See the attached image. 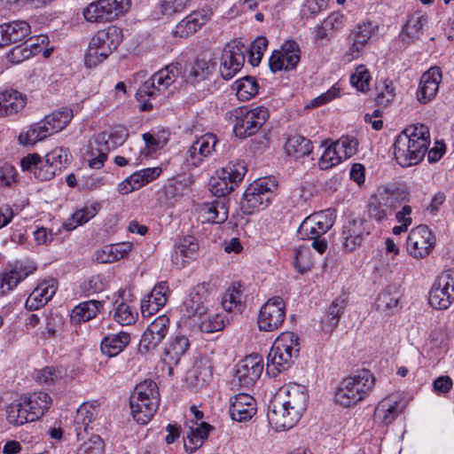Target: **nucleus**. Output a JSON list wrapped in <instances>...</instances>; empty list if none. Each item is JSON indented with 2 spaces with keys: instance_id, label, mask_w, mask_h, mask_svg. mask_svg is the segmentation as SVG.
<instances>
[{
  "instance_id": "obj_1",
  "label": "nucleus",
  "mask_w": 454,
  "mask_h": 454,
  "mask_svg": "<svg viewBox=\"0 0 454 454\" xmlns=\"http://www.w3.org/2000/svg\"><path fill=\"white\" fill-rule=\"evenodd\" d=\"M430 145V133L427 126L422 123L409 125L395 138L394 155L403 168L419 163Z\"/></svg>"
},
{
  "instance_id": "obj_2",
  "label": "nucleus",
  "mask_w": 454,
  "mask_h": 454,
  "mask_svg": "<svg viewBox=\"0 0 454 454\" xmlns=\"http://www.w3.org/2000/svg\"><path fill=\"white\" fill-rule=\"evenodd\" d=\"M160 401L159 388L153 380H145L139 383L129 397L133 419L138 424H147L158 410Z\"/></svg>"
},
{
  "instance_id": "obj_3",
  "label": "nucleus",
  "mask_w": 454,
  "mask_h": 454,
  "mask_svg": "<svg viewBox=\"0 0 454 454\" xmlns=\"http://www.w3.org/2000/svg\"><path fill=\"white\" fill-rule=\"evenodd\" d=\"M300 341L292 332L282 333L274 341L267 356V372L276 376L286 370L299 356Z\"/></svg>"
},
{
  "instance_id": "obj_4",
  "label": "nucleus",
  "mask_w": 454,
  "mask_h": 454,
  "mask_svg": "<svg viewBox=\"0 0 454 454\" xmlns=\"http://www.w3.org/2000/svg\"><path fill=\"white\" fill-rule=\"evenodd\" d=\"M180 73L179 65L171 64L146 80L136 93V98L140 103L139 110L142 112L152 110L154 107L152 100L174 83Z\"/></svg>"
},
{
  "instance_id": "obj_5",
  "label": "nucleus",
  "mask_w": 454,
  "mask_h": 454,
  "mask_svg": "<svg viewBox=\"0 0 454 454\" xmlns=\"http://www.w3.org/2000/svg\"><path fill=\"white\" fill-rule=\"evenodd\" d=\"M122 30L117 26H108L98 30L90 39L85 54V65L94 67L106 59L120 45Z\"/></svg>"
},
{
  "instance_id": "obj_6",
  "label": "nucleus",
  "mask_w": 454,
  "mask_h": 454,
  "mask_svg": "<svg viewBox=\"0 0 454 454\" xmlns=\"http://www.w3.org/2000/svg\"><path fill=\"white\" fill-rule=\"evenodd\" d=\"M269 116L268 109L262 106L251 109L236 107L225 114V119L233 124V132L239 138L255 134Z\"/></svg>"
},
{
  "instance_id": "obj_7",
  "label": "nucleus",
  "mask_w": 454,
  "mask_h": 454,
  "mask_svg": "<svg viewBox=\"0 0 454 454\" xmlns=\"http://www.w3.org/2000/svg\"><path fill=\"white\" fill-rule=\"evenodd\" d=\"M409 201V194L399 188L380 187L372 196L368 212L372 218L380 223L388 218L399 207Z\"/></svg>"
},
{
  "instance_id": "obj_8",
  "label": "nucleus",
  "mask_w": 454,
  "mask_h": 454,
  "mask_svg": "<svg viewBox=\"0 0 454 454\" xmlns=\"http://www.w3.org/2000/svg\"><path fill=\"white\" fill-rule=\"evenodd\" d=\"M276 183L270 178H260L246 189L240 207L244 214L252 215L264 209L271 201Z\"/></svg>"
},
{
  "instance_id": "obj_9",
  "label": "nucleus",
  "mask_w": 454,
  "mask_h": 454,
  "mask_svg": "<svg viewBox=\"0 0 454 454\" xmlns=\"http://www.w3.org/2000/svg\"><path fill=\"white\" fill-rule=\"evenodd\" d=\"M247 170L243 162H230L210 178L211 192L217 197H224L229 194L242 182Z\"/></svg>"
},
{
  "instance_id": "obj_10",
  "label": "nucleus",
  "mask_w": 454,
  "mask_h": 454,
  "mask_svg": "<svg viewBox=\"0 0 454 454\" xmlns=\"http://www.w3.org/2000/svg\"><path fill=\"white\" fill-rule=\"evenodd\" d=\"M130 4L131 0H98L90 3L82 13L89 22H109L127 12Z\"/></svg>"
},
{
  "instance_id": "obj_11",
  "label": "nucleus",
  "mask_w": 454,
  "mask_h": 454,
  "mask_svg": "<svg viewBox=\"0 0 454 454\" xmlns=\"http://www.w3.org/2000/svg\"><path fill=\"white\" fill-rule=\"evenodd\" d=\"M286 303L280 296L270 298L260 309L257 325L260 331L274 332L279 329L286 318Z\"/></svg>"
},
{
  "instance_id": "obj_12",
  "label": "nucleus",
  "mask_w": 454,
  "mask_h": 454,
  "mask_svg": "<svg viewBox=\"0 0 454 454\" xmlns=\"http://www.w3.org/2000/svg\"><path fill=\"white\" fill-rule=\"evenodd\" d=\"M248 46L241 41L234 40L224 47L220 64V74L224 80H230L239 73L244 66Z\"/></svg>"
},
{
  "instance_id": "obj_13",
  "label": "nucleus",
  "mask_w": 454,
  "mask_h": 454,
  "mask_svg": "<svg viewBox=\"0 0 454 454\" xmlns=\"http://www.w3.org/2000/svg\"><path fill=\"white\" fill-rule=\"evenodd\" d=\"M75 432L79 439L90 429L99 432L104 427L100 405L97 402L84 403L78 409L75 417Z\"/></svg>"
},
{
  "instance_id": "obj_14",
  "label": "nucleus",
  "mask_w": 454,
  "mask_h": 454,
  "mask_svg": "<svg viewBox=\"0 0 454 454\" xmlns=\"http://www.w3.org/2000/svg\"><path fill=\"white\" fill-rule=\"evenodd\" d=\"M436 243L435 236L424 224L413 228L407 238V251L416 259H423L433 251Z\"/></svg>"
},
{
  "instance_id": "obj_15",
  "label": "nucleus",
  "mask_w": 454,
  "mask_h": 454,
  "mask_svg": "<svg viewBox=\"0 0 454 454\" xmlns=\"http://www.w3.org/2000/svg\"><path fill=\"white\" fill-rule=\"evenodd\" d=\"M454 301V270L442 273L433 286L428 297L429 304L438 309H448Z\"/></svg>"
},
{
  "instance_id": "obj_16",
  "label": "nucleus",
  "mask_w": 454,
  "mask_h": 454,
  "mask_svg": "<svg viewBox=\"0 0 454 454\" xmlns=\"http://www.w3.org/2000/svg\"><path fill=\"white\" fill-rule=\"evenodd\" d=\"M335 216L332 209L314 213L306 217L298 229L301 239L324 236L334 224Z\"/></svg>"
},
{
  "instance_id": "obj_17",
  "label": "nucleus",
  "mask_w": 454,
  "mask_h": 454,
  "mask_svg": "<svg viewBox=\"0 0 454 454\" xmlns=\"http://www.w3.org/2000/svg\"><path fill=\"white\" fill-rule=\"evenodd\" d=\"M301 60L299 44L294 40L286 41L278 50H275L269 60V66L273 73L281 70L294 69Z\"/></svg>"
},
{
  "instance_id": "obj_18",
  "label": "nucleus",
  "mask_w": 454,
  "mask_h": 454,
  "mask_svg": "<svg viewBox=\"0 0 454 454\" xmlns=\"http://www.w3.org/2000/svg\"><path fill=\"white\" fill-rule=\"evenodd\" d=\"M169 317L161 315L156 317L145 329L139 343V352L149 353L157 348L168 333Z\"/></svg>"
},
{
  "instance_id": "obj_19",
  "label": "nucleus",
  "mask_w": 454,
  "mask_h": 454,
  "mask_svg": "<svg viewBox=\"0 0 454 454\" xmlns=\"http://www.w3.org/2000/svg\"><path fill=\"white\" fill-rule=\"evenodd\" d=\"M301 416L294 413L286 405L280 402V397H274L268 407L267 419L276 431L293 428L301 419Z\"/></svg>"
},
{
  "instance_id": "obj_20",
  "label": "nucleus",
  "mask_w": 454,
  "mask_h": 454,
  "mask_svg": "<svg viewBox=\"0 0 454 454\" xmlns=\"http://www.w3.org/2000/svg\"><path fill=\"white\" fill-rule=\"evenodd\" d=\"M262 357L252 354L241 360L236 367L233 381H238L241 387L248 388L260 378L262 372Z\"/></svg>"
},
{
  "instance_id": "obj_21",
  "label": "nucleus",
  "mask_w": 454,
  "mask_h": 454,
  "mask_svg": "<svg viewBox=\"0 0 454 454\" xmlns=\"http://www.w3.org/2000/svg\"><path fill=\"white\" fill-rule=\"evenodd\" d=\"M208 284L201 283L193 287L183 303L184 315L188 317H206L208 312Z\"/></svg>"
},
{
  "instance_id": "obj_22",
  "label": "nucleus",
  "mask_w": 454,
  "mask_h": 454,
  "mask_svg": "<svg viewBox=\"0 0 454 454\" xmlns=\"http://www.w3.org/2000/svg\"><path fill=\"white\" fill-rule=\"evenodd\" d=\"M275 397H280V402L284 405L301 417L307 408L309 395L303 386L289 384L282 387Z\"/></svg>"
},
{
  "instance_id": "obj_23",
  "label": "nucleus",
  "mask_w": 454,
  "mask_h": 454,
  "mask_svg": "<svg viewBox=\"0 0 454 454\" xmlns=\"http://www.w3.org/2000/svg\"><path fill=\"white\" fill-rule=\"evenodd\" d=\"M442 81V70L433 67L426 71L420 77L417 90V99L421 104H427L436 96L439 84Z\"/></svg>"
},
{
  "instance_id": "obj_24",
  "label": "nucleus",
  "mask_w": 454,
  "mask_h": 454,
  "mask_svg": "<svg viewBox=\"0 0 454 454\" xmlns=\"http://www.w3.org/2000/svg\"><path fill=\"white\" fill-rule=\"evenodd\" d=\"M365 223L366 222L363 218H354L343 226V247L346 251H354L362 245L364 237L369 235L370 231Z\"/></svg>"
},
{
  "instance_id": "obj_25",
  "label": "nucleus",
  "mask_w": 454,
  "mask_h": 454,
  "mask_svg": "<svg viewBox=\"0 0 454 454\" xmlns=\"http://www.w3.org/2000/svg\"><path fill=\"white\" fill-rule=\"evenodd\" d=\"M256 412L254 398L245 393H239L230 400V415L238 422L249 420Z\"/></svg>"
},
{
  "instance_id": "obj_26",
  "label": "nucleus",
  "mask_w": 454,
  "mask_h": 454,
  "mask_svg": "<svg viewBox=\"0 0 454 454\" xmlns=\"http://www.w3.org/2000/svg\"><path fill=\"white\" fill-rule=\"evenodd\" d=\"M199 250V244L192 236H184L176 245L171 254L173 264L177 268H184L189 260L196 258Z\"/></svg>"
},
{
  "instance_id": "obj_27",
  "label": "nucleus",
  "mask_w": 454,
  "mask_h": 454,
  "mask_svg": "<svg viewBox=\"0 0 454 454\" xmlns=\"http://www.w3.org/2000/svg\"><path fill=\"white\" fill-rule=\"evenodd\" d=\"M374 32V27L371 22H364L358 25L355 30L348 35V41L350 46L346 53L349 60L356 59L365 44L371 39Z\"/></svg>"
},
{
  "instance_id": "obj_28",
  "label": "nucleus",
  "mask_w": 454,
  "mask_h": 454,
  "mask_svg": "<svg viewBox=\"0 0 454 454\" xmlns=\"http://www.w3.org/2000/svg\"><path fill=\"white\" fill-rule=\"evenodd\" d=\"M404 404L396 395H389L381 400L375 408V418L385 425H389L403 412Z\"/></svg>"
},
{
  "instance_id": "obj_29",
  "label": "nucleus",
  "mask_w": 454,
  "mask_h": 454,
  "mask_svg": "<svg viewBox=\"0 0 454 454\" xmlns=\"http://www.w3.org/2000/svg\"><path fill=\"white\" fill-rule=\"evenodd\" d=\"M20 165L23 170L33 172L36 179L40 181H47L53 178L57 170L46 160H43L39 154L33 153L24 157Z\"/></svg>"
},
{
  "instance_id": "obj_30",
  "label": "nucleus",
  "mask_w": 454,
  "mask_h": 454,
  "mask_svg": "<svg viewBox=\"0 0 454 454\" xmlns=\"http://www.w3.org/2000/svg\"><path fill=\"white\" fill-rule=\"evenodd\" d=\"M346 22V17L340 12H332L320 25L315 27L316 41H330L335 33L340 31Z\"/></svg>"
},
{
  "instance_id": "obj_31",
  "label": "nucleus",
  "mask_w": 454,
  "mask_h": 454,
  "mask_svg": "<svg viewBox=\"0 0 454 454\" xmlns=\"http://www.w3.org/2000/svg\"><path fill=\"white\" fill-rule=\"evenodd\" d=\"M27 103L26 95L15 90L0 92V117L18 114Z\"/></svg>"
},
{
  "instance_id": "obj_32",
  "label": "nucleus",
  "mask_w": 454,
  "mask_h": 454,
  "mask_svg": "<svg viewBox=\"0 0 454 454\" xmlns=\"http://www.w3.org/2000/svg\"><path fill=\"white\" fill-rule=\"evenodd\" d=\"M209 19L205 10L192 12L182 20L174 30L175 36L188 37L201 27Z\"/></svg>"
},
{
  "instance_id": "obj_33",
  "label": "nucleus",
  "mask_w": 454,
  "mask_h": 454,
  "mask_svg": "<svg viewBox=\"0 0 454 454\" xmlns=\"http://www.w3.org/2000/svg\"><path fill=\"white\" fill-rule=\"evenodd\" d=\"M427 24V16L421 12L410 14L402 29V40L411 43L419 39Z\"/></svg>"
},
{
  "instance_id": "obj_34",
  "label": "nucleus",
  "mask_w": 454,
  "mask_h": 454,
  "mask_svg": "<svg viewBox=\"0 0 454 454\" xmlns=\"http://www.w3.org/2000/svg\"><path fill=\"white\" fill-rule=\"evenodd\" d=\"M200 214L205 222L223 223L228 219L225 199L215 200L200 206Z\"/></svg>"
},
{
  "instance_id": "obj_35",
  "label": "nucleus",
  "mask_w": 454,
  "mask_h": 454,
  "mask_svg": "<svg viewBox=\"0 0 454 454\" xmlns=\"http://www.w3.org/2000/svg\"><path fill=\"white\" fill-rule=\"evenodd\" d=\"M132 248L129 242L106 245L94 253L93 258L98 263H111L125 257Z\"/></svg>"
},
{
  "instance_id": "obj_36",
  "label": "nucleus",
  "mask_w": 454,
  "mask_h": 454,
  "mask_svg": "<svg viewBox=\"0 0 454 454\" xmlns=\"http://www.w3.org/2000/svg\"><path fill=\"white\" fill-rule=\"evenodd\" d=\"M55 292L56 287L52 283L44 281L39 284L27 299L26 309L33 311L43 307L52 298Z\"/></svg>"
},
{
  "instance_id": "obj_37",
  "label": "nucleus",
  "mask_w": 454,
  "mask_h": 454,
  "mask_svg": "<svg viewBox=\"0 0 454 454\" xmlns=\"http://www.w3.org/2000/svg\"><path fill=\"white\" fill-rule=\"evenodd\" d=\"M213 427L206 422H201L196 427H190L184 438V446L186 451L192 453L199 449L207 438Z\"/></svg>"
},
{
  "instance_id": "obj_38",
  "label": "nucleus",
  "mask_w": 454,
  "mask_h": 454,
  "mask_svg": "<svg viewBox=\"0 0 454 454\" xmlns=\"http://www.w3.org/2000/svg\"><path fill=\"white\" fill-rule=\"evenodd\" d=\"M102 303L96 300L81 302L75 306L70 315L71 322L80 325L94 318L100 311Z\"/></svg>"
},
{
  "instance_id": "obj_39",
  "label": "nucleus",
  "mask_w": 454,
  "mask_h": 454,
  "mask_svg": "<svg viewBox=\"0 0 454 454\" xmlns=\"http://www.w3.org/2000/svg\"><path fill=\"white\" fill-rule=\"evenodd\" d=\"M334 398L337 403L345 408L356 405L364 400L362 395H359V391L353 387L347 378L340 382Z\"/></svg>"
},
{
  "instance_id": "obj_40",
  "label": "nucleus",
  "mask_w": 454,
  "mask_h": 454,
  "mask_svg": "<svg viewBox=\"0 0 454 454\" xmlns=\"http://www.w3.org/2000/svg\"><path fill=\"white\" fill-rule=\"evenodd\" d=\"M130 341V335L126 332L116 334H109L101 341V350L106 356L112 357L120 354Z\"/></svg>"
},
{
  "instance_id": "obj_41",
  "label": "nucleus",
  "mask_w": 454,
  "mask_h": 454,
  "mask_svg": "<svg viewBox=\"0 0 454 454\" xmlns=\"http://www.w3.org/2000/svg\"><path fill=\"white\" fill-rule=\"evenodd\" d=\"M23 397L34 421L44 414L51 403V396L45 392H36Z\"/></svg>"
},
{
  "instance_id": "obj_42",
  "label": "nucleus",
  "mask_w": 454,
  "mask_h": 454,
  "mask_svg": "<svg viewBox=\"0 0 454 454\" xmlns=\"http://www.w3.org/2000/svg\"><path fill=\"white\" fill-rule=\"evenodd\" d=\"M27 410V405L23 396L14 400L6 409L8 422L13 426H21L27 422L34 421Z\"/></svg>"
},
{
  "instance_id": "obj_43",
  "label": "nucleus",
  "mask_w": 454,
  "mask_h": 454,
  "mask_svg": "<svg viewBox=\"0 0 454 454\" xmlns=\"http://www.w3.org/2000/svg\"><path fill=\"white\" fill-rule=\"evenodd\" d=\"M73 110L68 107H62L46 115L42 121L45 123L51 135L64 129L73 118Z\"/></svg>"
},
{
  "instance_id": "obj_44",
  "label": "nucleus",
  "mask_w": 454,
  "mask_h": 454,
  "mask_svg": "<svg viewBox=\"0 0 454 454\" xmlns=\"http://www.w3.org/2000/svg\"><path fill=\"white\" fill-rule=\"evenodd\" d=\"M190 347V341L184 335L176 336L164 349V361L168 364H176Z\"/></svg>"
},
{
  "instance_id": "obj_45",
  "label": "nucleus",
  "mask_w": 454,
  "mask_h": 454,
  "mask_svg": "<svg viewBox=\"0 0 454 454\" xmlns=\"http://www.w3.org/2000/svg\"><path fill=\"white\" fill-rule=\"evenodd\" d=\"M348 302V295L347 293L342 292L338 295L330 304L325 315V324L327 325L331 330L335 328L341 316L344 313L345 308Z\"/></svg>"
},
{
  "instance_id": "obj_46",
  "label": "nucleus",
  "mask_w": 454,
  "mask_h": 454,
  "mask_svg": "<svg viewBox=\"0 0 454 454\" xmlns=\"http://www.w3.org/2000/svg\"><path fill=\"white\" fill-rule=\"evenodd\" d=\"M353 387L359 391V395L365 399L374 388L376 379L374 375L366 369L356 372L355 374L347 377Z\"/></svg>"
},
{
  "instance_id": "obj_47",
  "label": "nucleus",
  "mask_w": 454,
  "mask_h": 454,
  "mask_svg": "<svg viewBox=\"0 0 454 454\" xmlns=\"http://www.w3.org/2000/svg\"><path fill=\"white\" fill-rule=\"evenodd\" d=\"M312 148V144L308 138L297 134L291 136L285 145L286 153L294 159L309 155Z\"/></svg>"
},
{
  "instance_id": "obj_48",
  "label": "nucleus",
  "mask_w": 454,
  "mask_h": 454,
  "mask_svg": "<svg viewBox=\"0 0 454 454\" xmlns=\"http://www.w3.org/2000/svg\"><path fill=\"white\" fill-rule=\"evenodd\" d=\"M27 276L28 272L25 271L21 268H15L4 271L0 275V294L4 295L12 291L18 286L20 281L25 279Z\"/></svg>"
},
{
  "instance_id": "obj_49",
  "label": "nucleus",
  "mask_w": 454,
  "mask_h": 454,
  "mask_svg": "<svg viewBox=\"0 0 454 454\" xmlns=\"http://www.w3.org/2000/svg\"><path fill=\"white\" fill-rule=\"evenodd\" d=\"M401 294L395 286H388L378 295L376 307L379 310L387 311L397 307Z\"/></svg>"
},
{
  "instance_id": "obj_50",
  "label": "nucleus",
  "mask_w": 454,
  "mask_h": 454,
  "mask_svg": "<svg viewBox=\"0 0 454 454\" xmlns=\"http://www.w3.org/2000/svg\"><path fill=\"white\" fill-rule=\"evenodd\" d=\"M49 136H51V131L47 129L46 124L41 121L31 125L26 132L20 133L19 141L24 145H35Z\"/></svg>"
},
{
  "instance_id": "obj_51",
  "label": "nucleus",
  "mask_w": 454,
  "mask_h": 454,
  "mask_svg": "<svg viewBox=\"0 0 454 454\" xmlns=\"http://www.w3.org/2000/svg\"><path fill=\"white\" fill-rule=\"evenodd\" d=\"M4 27L10 44L26 40L31 33V27L25 20H14L4 23Z\"/></svg>"
},
{
  "instance_id": "obj_52",
  "label": "nucleus",
  "mask_w": 454,
  "mask_h": 454,
  "mask_svg": "<svg viewBox=\"0 0 454 454\" xmlns=\"http://www.w3.org/2000/svg\"><path fill=\"white\" fill-rule=\"evenodd\" d=\"M232 88L236 90L237 97L242 101L249 100L258 92V84L256 81L250 76H246L236 81Z\"/></svg>"
},
{
  "instance_id": "obj_53",
  "label": "nucleus",
  "mask_w": 454,
  "mask_h": 454,
  "mask_svg": "<svg viewBox=\"0 0 454 454\" xmlns=\"http://www.w3.org/2000/svg\"><path fill=\"white\" fill-rule=\"evenodd\" d=\"M138 317L137 309L126 302H120L114 314V320L121 325H130L136 323Z\"/></svg>"
},
{
  "instance_id": "obj_54",
  "label": "nucleus",
  "mask_w": 454,
  "mask_h": 454,
  "mask_svg": "<svg viewBox=\"0 0 454 454\" xmlns=\"http://www.w3.org/2000/svg\"><path fill=\"white\" fill-rule=\"evenodd\" d=\"M69 159V150L65 147H57L45 155L46 162L51 165L57 171L61 170L68 163Z\"/></svg>"
},
{
  "instance_id": "obj_55",
  "label": "nucleus",
  "mask_w": 454,
  "mask_h": 454,
  "mask_svg": "<svg viewBox=\"0 0 454 454\" xmlns=\"http://www.w3.org/2000/svg\"><path fill=\"white\" fill-rule=\"evenodd\" d=\"M97 213L98 205H91L90 207H85L82 209L76 210L72 215V222L67 223L65 226L67 230H74L77 225L87 223L90 219L94 217Z\"/></svg>"
},
{
  "instance_id": "obj_56",
  "label": "nucleus",
  "mask_w": 454,
  "mask_h": 454,
  "mask_svg": "<svg viewBox=\"0 0 454 454\" xmlns=\"http://www.w3.org/2000/svg\"><path fill=\"white\" fill-rule=\"evenodd\" d=\"M242 305V292L240 286L230 287L222 299L223 308L229 312L239 309Z\"/></svg>"
},
{
  "instance_id": "obj_57",
  "label": "nucleus",
  "mask_w": 454,
  "mask_h": 454,
  "mask_svg": "<svg viewBox=\"0 0 454 454\" xmlns=\"http://www.w3.org/2000/svg\"><path fill=\"white\" fill-rule=\"evenodd\" d=\"M337 151L340 153L343 160L348 159L356 154L358 146V141L356 137L346 136L341 137L339 140L333 143Z\"/></svg>"
},
{
  "instance_id": "obj_58",
  "label": "nucleus",
  "mask_w": 454,
  "mask_h": 454,
  "mask_svg": "<svg viewBox=\"0 0 454 454\" xmlns=\"http://www.w3.org/2000/svg\"><path fill=\"white\" fill-rule=\"evenodd\" d=\"M312 258L309 247H299L294 252V265L299 272L304 273L310 270L312 266Z\"/></svg>"
},
{
  "instance_id": "obj_59",
  "label": "nucleus",
  "mask_w": 454,
  "mask_h": 454,
  "mask_svg": "<svg viewBox=\"0 0 454 454\" xmlns=\"http://www.w3.org/2000/svg\"><path fill=\"white\" fill-rule=\"evenodd\" d=\"M109 150L108 142L106 141L105 149L94 147L91 144L88 152V163L90 168L99 169L103 167L105 161L107 159L106 151Z\"/></svg>"
},
{
  "instance_id": "obj_60",
  "label": "nucleus",
  "mask_w": 454,
  "mask_h": 454,
  "mask_svg": "<svg viewBox=\"0 0 454 454\" xmlns=\"http://www.w3.org/2000/svg\"><path fill=\"white\" fill-rule=\"evenodd\" d=\"M342 160L340 153H339L335 145L332 144L325 150L318 160V166L321 169L326 170L338 165Z\"/></svg>"
},
{
  "instance_id": "obj_61",
  "label": "nucleus",
  "mask_w": 454,
  "mask_h": 454,
  "mask_svg": "<svg viewBox=\"0 0 454 454\" xmlns=\"http://www.w3.org/2000/svg\"><path fill=\"white\" fill-rule=\"evenodd\" d=\"M370 80L371 75L364 66L357 67L356 72L350 76L351 84L363 92L369 90Z\"/></svg>"
},
{
  "instance_id": "obj_62",
  "label": "nucleus",
  "mask_w": 454,
  "mask_h": 454,
  "mask_svg": "<svg viewBox=\"0 0 454 454\" xmlns=\"http://www.w3.org/2000/svg\"><path fill=\"white\" fill-rule=\"evenodd\" d=\"M192 0H162L160 4L161 12L165 16H173L184 12L190 6Z\"/></svg>"
},
{
  "instance_id": "obj_63",
  "label": "nucleus",
  "mask_w": 454,
  "mask_h": 454,
  "mask_svg": "<svg viewBox=\"0 0 454 454\" xmlns=\"http://www.w3.org/2000/svg\"><path fill=\"white\" fill-rule=\"evenodd\" d=\"M224 322L223 316L214 313L209 314L207 317L202 318L200 328L204 333H214L223 329Z\"/></svg>"
},
{
  "instance_id": "obj_64",
  "label": "nucleus",
  "mask_w": 454,
  "mask_h": 454,
  "mask_svg": "<svg viewBox=\"0 0 454 454\" xmlns=\"http://www.w3.org/2000/svg\"><path fill=\"white\" fill-rule=\"evenodd\" d=\"M104 442L98 434L92 435L78 449L76 454H103Z\"/></svg>"
}]
</instances>
